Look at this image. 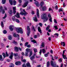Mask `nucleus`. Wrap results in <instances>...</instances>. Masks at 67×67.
Wrapping results in <instances>:
<instances>
[{
	"label": "nucleus",
	"instance_id": "nucleus-39",
	"mask_svg": "<svg viewBox=\"0 0 67 67\" xmlns=\"http://www.w3.org/2000/svg\"><path fill=\"white\" fill-rule=\"evenodd\" d=\"M22 61L23 63H26V60L25 59H24L22 60Z\"/></svg>",
	"mask_w": 67,
	"mask_h": 67
},
{
	"label": "nucleus",
	"instance_id": "nucleus-12",
	"mask_svg": "<svg viewBox=\"0 0 67 67\" xmlns=\"http://www.w3.org/2000/svg\"><path fill=\"white\" fill-rule=\"evenodd\" d=\"M21 62L20 61H18L15 63V64L16 65H21Z\"/></svg>",
	"mask_w": 67,
	"mask_h": 67
},
{
	"label": "nucleus",
	"instance_id": "nucleus-30",
	"mask_svg": "<svg viewBox=\"0 0 67 67\" xmlns=\"http://www.w3.org/2000/svg\"><path fill=\"white\" fill-rule=\"evenodd\" d=\"M44 5V2L42 1L41 2L40 5L41 7H42Z\"/></svg>",
	"mask_w": 67,
	"mask_h": 67
},
{
	"label": "nucleus",
	"instance_id": "nucleus-57",
	"mask_svg": "<svg viewBox=\"0 0 67 67\" xmlns=\"http://www.w3.org/2000/svg\"><path fill=\"white\" fill-rule=\"evenodd\" d=\"M22 66L23 67H27L26 65L25 64H23V65Z\"/></svg>",
	"mask_w": 67,
	"mask_h": 67
},
{
	"label": "nucleus",
	"instance_id": "nucleus-29",
	"mask_svg": "<svg viewBox=\"0 0 67 67\" xmlns=\"http://www.w3.org/2000/svg\"><path fill=\"white\" fill-rule=\"evenodd\" d=\"M48 54H49V53L47 52V54H44V56L45 57H47V56H48Z\"/></svg>",
	"mask_w": 67,
	"mask_h": 67
},
{
	"label": "nucleus",
	"instance_id": "nucleus-9",
	"mask_svg": "<svg viewBox=\"0 0 67 67\" xmlns=\"http://www.w3.org/2000/svg\"><path fill=\"white\" fill-rule=\"evenodd\" d=\"M13 13L14 14H15V13H16V7H13Z\"/></svg>",
	"mask_w": 67,
	"mask_h": 67
},
{
	"label": "nucleus",
	"instance_id": "nucleus-31",
	"mask_svg": "<svg viewBox=\"0 0 67 67\" xmlns=\"http://www.w3.org/2000/svg\"><path fill=\"white\" fill-rule=\"evenodd\" d=\"M42 52L43 53H46V50H45V49H42Z\"/></svg>",
	"mask_w": 67,
	"mask_h": 67
},
{
	"label": "nucleus",
	"instance_id": "nucleus-45",
	"mask_svg": "<svg viewBox=\"0 0 67 67\" xmlns=\"http://www.w3.org/2000/svg\"><path fill=\"white\" fill-rule=\"evenodd\" d=\"M28 44H29V42H26L25 44V46H27V45H28Z\"/></svg>",
	"mask_w": 67,
	"mask_h": 67
},
{
	"label": "nucleus",
	"instance_id": "nucleus-55",
	"mask_svg": "<svg viewBox=\"0 0 67 67\" xmlns=\"http://www.w3.org/2000/svg\"><path fill=\"white\" fill-rule=\"evenodd\" d=\"M6 57L9 56V54H8V52H6Z\"/></svg>",
	"mask_w": 67,
	"mask_h": 67
},
{
	"label": "nucleus",
	"instance_id": "nucleus-6",
	"mask_svg": "<svg viewBox=\"0 0 67 67\" xmlns=\"http://www.w3.org/2000/svg\"><path fill=\"white\" fill-rule=\"evenodd\" d=\"M51 64L52 66H53V67H56V63L53 64V61H51Z\"/></svg>",
	"mask_w": 67,
	"mask_h": 67
},
{
	"label": "nucleus",
	"instance_id": "nucleus-41",
	"mask_svg": "<svg viewBox=\"0 0 67 67\" xmlns=\"http://www.w3.org/2000/svg\"><path fill=\"white\" fill-rule=\"evenodd\" d=\"M31 42H33L34 43H36V41H35L34 40L31 41Z\"/></svg>",
	"mask_w": 67,
	"mask_h": 67
},
{
	"label": "nucleus",
	"instance_id": "nucleus-4",
	"mask_svg": "<svg viewBox=\"0 0 67 67\" xmlns=\"http://www.w3.org/2000/svg\"><path fill=\"white\" fill-rule=\"evenodd\" d=\"M27 29L28 31L27 32V35L28 36H29L30 34V28L29 26H27Z\"/></svg>",
	"mask_w": 67,
	"mask_h": 67
},
{
	"label": "nucleus",
	"instance_id": "nucleus-34",
	"mask_svg": "<svg viewBox=\"0 0 67 67\" xmlns=\"http://www.w3.org/2000/svg\"><path fill=\"white\" fill-rule=\"evenodd\" d=\"M48 16L49 18H51V14L49 13L48 15Z\"/></svg>",
	"mask_w": 67,
	"mask_h": 67
},
{
	"label": "nucleus",
	"instance_id": "nucleus-20",
	"mask_svg": "<svg viewBox=\"0 0 67 67\" xmlns=\"http://www.w3.org/2000/svg\"><path fill=\"white\" fill-rule=\"evenodd\" d=\"M15 16L17 18H20V14H19V13H17L16 15H15Z\"/></svg>",
	"mask_w": 67,
	"mask_h": 67
},
{
	"label": "nucleus",
	"instance_id": "nucleus-15",
	"mask_svg": "<svg viewBox=\"0 0 67 67\" xmlns=\"http://www.w3.org/2000/svg\"><path fill=\"white\" fill-rule=\"evenodd\" d=\"M14 56L15 57V59H17V58H18V57H16L18 56V53L14 54Z\"/></svg>",
	"mask_w": 67,
	"mask_h": 67
},
{
	"label": "nucleus",
	"instance_id": "nucleus-25",
	"mask_svg": "<svg viewBox=\"0 0 67 67\" xmlns=\"http://www.w3.org/2000/svg\"><path fill=\"white\" fill-rule=\"evenodd\" d=\"M26 65L27 67H31V65H30V64L29 63H26Z\"/></svg>",
	"mask_w": 67,
	"mask_h": 67
},
{
	"label": "nucleus",
	"instance_id": "nucleus-5",
	"mask_svg": "<svg viewBox=\"0 0 67 67\" xmlns=\"http://www.w3.org/2000/svg\"><path fill=\"white\" fill-rule=\"evenodd\" d=\"M28 3L29 2H28V1L25 2L23 5V8H25V7H26L27 5V4H28Z\"/></svg>",
	"mask_w": 67,
	"mask_h": 67
},
{
	"label": "nucleus",
	"instance_id": "nucleus-64",
	"mask_svg": "<svg viewBox=\"0 0 67 67\" xmlns=\"http://www.w3.org/2000/svg\"><path fill=\"white\" fill-rule=\"evenodd\" d=\"M2 55H3L4 58H5V53H3L2 54Z\"/></svg>",
	"mask_w": 67,
	"mask_h": 67
},
{
	"label": "nucleus",
	"instance_id": "nucleus-60",
	"mask_svg": "<svg viewBox=\"0 0 67 67\" xmlns=\"http://www.w3.org/2000/svg\"><path fill=\"white\" fill-rule=\"evenodd\" d=\"M7 17V14H5V16L4 17H3V19H5Z\"/></svg>",
	"mask_w": 67,
	"mask_h": 67
},
{
	"label": "nucleus",
	"instance_id": "nucleus-2",
	"mask_svg": "<svg viewBox=\"0 0 67 67\" xmlns=\"http://www.w3.org/2000/svg\"><path fill=\"white\" fill-rule=\"evenodd\" d=\"M16 31L18 33H20L21 34H22L23 33V30L21 28L19 27L17 28L16 29Z\"/></svg>",
	"mask_w": 67,
	"mask_h": 67
},
{
	"label": "nucleus",
	"instance_id": "nucleus-40",
	"mask_svg": "<svg viewBox=\"0 0 67 67\" xmlns=\"http://www.w3.org/2000/svg\"><path fill=\"white\" fill-rule=\"evenodd\" d=\"M30 8H31V6H28L27 8V9H30Z\"/></svg>",
	"mask_w": 67,
	"mask_h": 67
},
{
	"label": "nucleus",
	"instance_id": "nucleus-50",
	"mask_svg": "<svg viewBox=\"0 0 67 67\" xmlns=\"http://www.w3.org/2000/svg\"><path fill=\"white\" fill-rule=\"evenodd\" d=\"M54 23H56L57 24V22L56 20V19H54Z\"/></svg>",
	"mask_w": 67,
	"mask_h": 67
},
{
	"label": "nucleus",
	"instance_id": "nucleus-33",
	"mask_svg": "<svg viewBox=\"0 0 67 67\" xmlns=\"http://www.w3.org/2000/svg\"><path fill=\"white\" fill-rule=\"evenodd\" d=\"M14 64H13V63H11L9 67H14Z\"/></svg>",
	"mask_w": 67,
	"mask_h": 67
},
{
	"label": "nucleus",
	"instance_id": "nucleus-24",
	"mask_svg": "<svg viewBox=\"0 0 67 67\" xmlns=\"http://www.w3.org/2000/svg\"><path fill=\"white\" fill-rule=\"evenodd\" d=\"M9 2L11 5L13 4V1L12 0H9Z\"/></svg>",
	"mask_w": 67,
	"mask_h": 67
},
{
	"label": "nucleus",
	"instance_id": "nucleus-46",
	"mask_svg": "<svg viewBox=\"0 0 67 67\" xmlns=\"http://www.w3.org/2000/svg\"><path fill=\"white\" fill-rule=\"evenodd\" d=\"M2 11V7L1 6L0 7V12H1Z\"/></svg>",
	"mask_w": 67,
	"mask_h": 67
},
{
	"label": "nucleus",
	"instance_id": "nucleus-36",
	"mask_svg": "<svg viewBox=\"0 0 67 67\" xmlns=\"http://www.w3.org/2000/svg\"><path fill=\"white\" fill-rule=\"evenodd\" d=\"M6 0H2V4H4L5 3Z\"/></svg>",
	"mask_w": 67,
	"mask_h": 67
},
{
	"label": "nucleus",
	"instance_id": "nucleus-18",
	"mask_svg": "<svg viewBox=\"0 0 67 67\" xmlns=\"http://www.w3.org/2000/svg\"><path fill=\"white\" fill-rule=\"evenodd\" d=\"M14 48L15 51V52H18L19 51V48H18V47H15Z\"/></svg>",
	"mask_w": 67,
	"mask_h": 67
},
{
	"label": "nucleus",
	"instance_id": "nucleus-52",
	"mask_svg": "<svg viewBox=\"0 0 67 67\" xmlns=\"http://www.w3.org/2000/svg\"><path fill=\"white\" fill-rule=\"evenodd\" d=\"M49 21L50 22H52V18L51 17V18H50L49 19Z\"/></svg>",
	"mask_w": 67,
	"mask_h": 67
},
{
	"label": "nucleus",
	"instance_id": "nucleus-19",
	"mask_svg": "<svg viewBox=\"0 0 67 67\" xmlns=\"http://www.w3.org/2000/svg\"><path fill=\"white\" fill-rule=\"evenodd\" d=\"M47 9V7L45 6H44L42 7V10L43 11H46Z\"/></svg>",
	"mask_w": 67,
	"mask_h": 67
},
{
	"label": "nucleus",
	"instance_id": "nucleus-32",
	"mask_svg": "<svg viewBox=\"0 0 67 67\" xmlns=\"http://www.w3.org/2000/svg\"><path fill=\"white\" fill-rule=\"evenodd\" d=\"M12 19L13 21H15V16H13L12 18Z\"/></svg>",
	"mask_w": 67,
	"mask_h": 67
},
{
	"label": "nucleus",
	"instance_id": "nucleus-13",
	"mask_svg": "<svg viewBox=\"0 0 67 67\" xmlns=\"http://www.w3.org/2000/svg\"><path fill=\"white\" fill-rule=\"evenodd\" d=\"M35 22H37L38 21V20H37V18H36V16H35V17H34L33 18Z\"/></svg>",
	"mask_w": 67,
	"mask_h": 67
},
{
	"label": "nucleus",
	"instance_id": "nucleus-53",
	"mask_svg": "<svg viewBox=\"0 0 67 67\" xmlns=\"http://www.w3.org/2000/svg\"><path fill=\"white\" fill-rule=\"evenodd\" d=\"M50 27V26H48L46 29V30H47H47H48L49 29V28Z\"/></svg>",
	"mask_w": 67,
	"mask_h": 67
},
{
	"label": "nucleus",
	"instance_id": "nucleus-14",
	"mask_svg": "<svg viewBox=\"0 0 67 67\" xmlns=\"http://www.w3.org/2000/svg\"><path fill=\"white\" fill-rule=\"evenodd\" d=\"M13 53L11 52V55L9 56V58L11 59H12V58H13Z\"/></svg>",
	"mask_w": 67,
	"mask_h": 67
},
{
	"label": "nucleus",
	"instance_id": "nucleus-22",
	"mask_svg": "<svg viewBox=\"0 0 67 67\" xmlns=\"http://www.w3.org/2000/svg\"><path fill=\"white\" fill-rule=\"evenodd\" d=\"M35 59V56H34V55H33L30 58V59L31 60H33V59Z\"/></svg>",
	"mask_w": 67,
	"mask_h": 67
},
{
	"label": "nucleus",
	"instance_id": "nucleus-62",
	"mask_svg": "<svg viewBox=\"0 0 67 67\" xmlns=\"http://www.w3.org/2000/svg\"><path fill=\"white\" fill-rule=\"evenodd\" d=\"M40 54V55H41V54H42V49H40L39 52Z\"/></svg>",
	"mask_w": 67,
	"mask_h": 67
},
{
	"label": "nucleus",
	"instance_id": "nucleus-58",
	"mask_svg": "<svg viewBox=\"0 0 67 67\" xmlns=\"http://www.w3.org/2000/svg\"><path fill=\"white\" fill-rule=\"evenodd\" d=\"M54 28H55V30H57L58 29V27H57V26H55Z\"/></svg>",
	"mask_w": 67,
	"mask_h": 67
},
{
	"label": "nucleus",
	"instance_id": "nucleus-42",
	"mask_svg": "<svg viewBox=\"0 0 67 67\" xmlns=\"http://www.w3.org/2000/svg\"><path fill=\"white\" fill-rule=\"evenodd\" d=\"M16 1H15V0H14L13 3L14 5H15L16 4Z\"/></svg>",
	"mask_w": 67,
	"mask_h": 67
},
{
	"label": "nucleus",
	"instance_id": "nucleus-47",
	"mask_svg": "<svg viewBox=\"0 0 67 67\" xmlns=\"http://www.w3.org/2000/svg\"><path fill=\"white\" fill-rule=\"evenodd\" d=\"M34 50L35 53H36V52H37V49H36L34 48Z\"/></svg>",
	"mask_w": 67,
	"mask_h": 67
},
{
	"label": "nucleus",
	"instance_id": "nucleus-54",
	"mask_svg": "<svg viewBox=\"0 0 67 67\" xmlns=\"http://www.w3.org/2000/svg\"><path fill=\"white\" fill-rule=\"evenodd\" d=\"M27 47H28V48H30L31 47V46L30 44H28L27 45Z\"/></svg>",
	"mask_w": 67,
	"mask_h": 67
},
{
	"label": "nucleus",
	"instance_id": "nucleus-44",
	"mask_svg": "<svg viewBox=\"0 0 67 67\" xmlns=\"http://www.w3.org/2000/svg\"><path fill=\"white\" fill-rule=\"evenodd\" d=\"M8 38L9 40H11L12 39V37H11V36H8Z\"/></svg>",
	"mask_w": 67,
	"mask_h": 67
},
{
	"label": "nucleus",
	"instance_id": "nucleus-63",
	"mask_svg": "<svg viewBox=\"0 0 67 67\" xmlns=\"http://www.w3.org/2000/svg\"><path fill=\"white\" fill-rule=\"evenodd\" d=\"M62 11V12H63V9H60L59 10V12H60Z\"/></svg>",
	"mask_w": 67,
	"mask_h": 67
},
{
	"label": "nucleus",
	"instance_id": "nucleus-7",
	"mask_svg": "<svg viewBox=\"0 0 67 67\" xmlns=\"http://www.w3.org/2000/svg\"><path fill=\"white\" fill-rule=\"evenodd\" d=\"M37 15L38 18H40V13H39V10L38 9H37Z\"/></svg>",
	"mask_w": 67,
	"mask_h": 67
},
{
	"label": "nucleus",
	"instance_id": "nucleus-16",
	"mask_svg": "<svg viewBox=\"0 0 67 67\" xmlns=\"http://www.w3.org/2000/svg\"><path fill=\"white\" fill-rule=\"evenodd\" d=\"M38 30L39 32L40 33H42V30H41V28H40V27L39 26L38 27Z\"/></svg>",
	"mask_w": 67,
	"mask_h": 67
},
{
	"label": "nucleus",
	"instance_id": "nucleus-3",
	"mask_svg": "<svg viewBox=\"0 0 67 67\" xmlns=\"http://www.w3.org/2000/svg\"><path fill=\"white\" fill-rule=\"evenodd\" d=\"M23 11H23H21L20 13V14H21V15H24V16H25L27 14H28L25 11V9H23Z\"/></svg>",
	"mask_w": 67,
	"mask_h": 67
},
{
	"label": "nucleus",
	"instance_id": "nucleus-23",
	"mask_svg": "<svg viewBox=\"0 0 67 67\" xmlns=\"http://www.w3.org/2000/svg\"><path fill=\"white\" fill-rule=\"evenodd\" d=\"M61 45H63V46H65V43L64 42H61Z\"/></svg>",
	"mask_w": 67,
	"mask_h": 67
},
{
	"label": "nucleus",
	"instance_id": "nucleus-56",
	"mask_svg": "<svg viewBox=\"0 0 67 67\" xmlns=\"http://www.w3.org/2000/svg\"><path fill=\"white\" fill-rule=\"evenodd\" d=\"M13 43L14 44H17V43H18L17 42H15L14 41L13 42Z\"/></svg>",
	"mask_w": 67,
	"mask_h": 67
},
{
	"label": "nucleus",
	"instance_id": "nucleus-8",
	"mask_svg": "<svg viewBox=\"0 0 67 67\" xmlns=\"http://www.w3.org/2000/svg\"><path fill=\"white\" fill-rule=\"evenodd\" d=\"M66 50H64L63 51V54H62V56L63 57V58H64V59H66V55H64V53H65V52L66 51Z\"/></svg>",
	"mask_w": 67,
	"mask_h": 67
},
{
	"label": "nucleus",
	"instance_id": "nucleus-11",
	"mask_svg": "<svg viewBox=\"0 0 67 67\" xmlns=\"http://www.w3.org/2000/svg\"><path fill=\"white\" fill-rule=\"evenodd\" d=\"M35 3V4H36L37 7H39V6H40V4L38 2L36 1Z\"/></svg>",
	"mask_w": 67,
	"mask_h": 67
},
{
	"label": "nucleus",
	"instance_id": "nucleus-21",
	"mask_svg": "<svg viewBox=\"0 0 67 67\" xmlns=\"http://www.w3.org/2000/svg\"><path fill=\"white\" fill-rule=\"evenodd\" d=\"M9 13L10 14V16H12V14H13V13L12 12V11L11 10L10 12H9Z\"/></svg>",
	"mask_w": 67,
	"mask_h": 67
},
{
	"label": "nucleus",
	"instance_id": "nucleus-17",
	"mask_svg": "<svg viewBox=\"0 0 67 67\" xmlns=\"http://www.w3.org/2000/svg\"><path fill=\"white\" fill-rule=\"evenodd\" d=\"M13 27H14L13 26H10L9 27V29L11 31H13Z\"/></svg>",
	"mask_w": 67,
	"mask_h": 67
},
{
	"label": "nucleus",
	"instance_id": "nucleus-43",
	"mask_svg": "<svg viewBox=\"0 0 67 67\" xmlns=\"http://www.w3.org/2000/svg\"><path fill=\"white\" fill-rule=\"evenodd\" d=\"M39 25L40 26H41V27H42V25H43V24L42 23H39Z\"/></svg>",
	"mask_w": 67,
	"mask_h": 67
},
{
	"label": "nucleus",
	"instance_id": "nucleus-10",
	"mask_svg": "<svg viewBox=\"0 0 67 67\" xmlns=\"http://www.w3.org/2000/svg\"><path fill=\"white\" fill-rule=\"evenodd\" d=\"M14 36L15 37H18V40H19V34H16L15 33L14 34Z\"/></svg>",
	"mask_w": 67,
	"mask_h": 67
},
{
	"label": "nucleus",
	"instance_id": "nucleus-59",
	"mask_svg": "<svg viewBox=\"0 0 67 67\" xmlns=\"http://www.w3.org/2000/svg\"><path fill=\"white\" fill-rule=\"evenodd\" d=\"M55 9H56V10H58V6L57 5H56L55 6Z\"/></svg>",
	"mask_w": 67,
	"mask_h": 67
},
{
	"label": "nucleus",
	"instance_id": "nucleus-28",
	"mask_svg": "<svg viewBox=\"0 0 67 67\" xmlns=\"http://www.w3.org/2000/svg\"><path fill=\"white\" fill-rule=\"evenodd\" d=\"M44 42H42V45L41 46V47H42L43 48L44 47Z\"/></svg>",
	"mask_w": 67,
	"mask_h": 67
},
{
	"label": "nucleus",
	"instance_id": "nucleus-37",
	"mask_svg": "<svg viewBox=\"0 0 67 67\" xmlns=\"http://www.w3.org/2000/svg\"><path fill=\"white\" fill-rule=\"evenodd\" d=\"M15 21L16 22H17V23H20V21L19 20L17 19H15Z\"/></svg>",
	"mask_w": 67,
	"mask_h": 67
},
{
	"label": "nucleus",
	"instance_id": "nucleus-27",
	"mask_svg": "<svg viewBox=\"0 0 67 67\" xmlns=\"http://www.w3.org/2000/svg\"><path fill=\"white\" fill-rule=\"evenodd\" d=\"M0 60H3L2 59V55H0Z\"/></svg>",
	"mask_w": 67,
	"mask_h": 67
},
{
	"label": "nucleus",
	"instance_id": "nucleus-1",
	"mask_svg": "<svg viewBox=\"0 0 67 67\" xmlns=\"http://www.w3.org/2000/svg\"><path fill=\"white\" fill-rule=\"evenodd\" d=\"M41 19H44V22L47 21L48 19V17H47V15L46 13H43L41 15Z\"/></svg>",
	"mask_w": 67,
	"mask_h": 67
},
{
	"label": "nucleus",
	"instance_id": "nucleus-51",
	"mask_svg": "<svg viewBox=\"0 0 67 67\" xmlns=\"http://www.w3.org/2000/svg\"><path fill=\"white\" fill-rule=\"evenodd\" d=\"M7 33V31H6L5 30H4L3 31V33L4 34H6Z\"/></svg>",
	"mask_w": 67,
	"mask_h": 67
},
{
	"label": "nucleus",
	"instance_id": "nucleus-38",
	"mask_svg": "<svg viewBox=\"0 0 67 67\" xmlns=\"http://www.w3.org/2000/svg\"><path fill=\"white\" fill-rule=\"evenodd\" d=\"M32 54H33V53H32V51H31L30 52V54L29 55V57H31L32 55Z\"/></svg>",
	"mask_w": 67,
	"mask_h": 67
},
{
	"label": "nucleus",
	"instance_id": "nucleus-35",
	"mask_svg": "<svg viewBox=\"0 0 67 67\" xmlns=\"http://www.w3.org/2000/svg\"><path fill=\"white\" fill-rule=\"evenodd\" d=\"M50 63L49 62H48L47 63V67H49V64Z\"/></svg>",
	"mask_w": 67,
	"mask_h": 67
},
{
	"label": "nucleus",
	"instance_id": "nucleus-61",
	"mask_svg": "<svg viewBox=\"0 0 67 67\" xmlns=\"http://www.w3.org/2000/svg\"><path fill=\"white\" fill-rule=\"evenodd\" d=\"M37 37V35H34V38H36Z\"/></svg>",
	"mask_w": 67,
	"mask_h": 67
},
{
	"label": "nucleus",
	"instance_id": "nucleus-48",
	"mask_svg": "<svg viewBox=\"0 0 67 67\" xmlns=\"http://www.w3.org/2000/svg\"><path fill=\"white\" fill-rule=\"evenodd\" d=\"M28 53L26 52L25 54V56H28Z\"/></svg>",
	"mask_w": 67,
	"mask_h": 67
},
{
	"label": "nucleus",
	"instance_id": "nucleus-26",
	"mask_svg": "<svg viewBox=\"0 0 67 67\" xmlns=\"http://www.w3.org/2000/svg\"><path fill=\"white\" fill-rule=\"evenodd\" d=\"M26 51L27 52H30V51H31V50L29 48H27L26 50Z\"/></svg>",
	"mask_w": 67,
	"mask_h": 67
},
{
	"label": "nucleus",
	"instance_id": "nucleus-49",
	"mask_svg": "<svg viewBox=\"0 0 67 67\" xmlns=\"http://www.w3.org/2000/svg\"><path fill=\"white\" fill-rule=\"evenodd\" d=\"M1 26L2 27H3L4 25H3V22H2L1 23Z\"/></svg>",
	"mask_w": 67,
	"mask_h": 67
}]
</instances>
